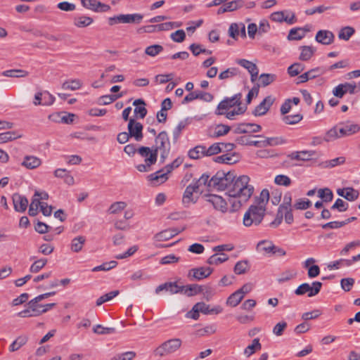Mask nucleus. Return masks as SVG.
Listing matches in <instances>:
<instances>
[{
  "label": "nucleus",
  "mask_w": 360,
  "mask_h": 360,
  "mask_svg": "<svg viewBox=\"0 0 360 360\" xmlns=\"http://www.w3.org/2000/svg\"><path fill=\"white\" fill-rule=\"evenodd\" d=\"M269 200V192L263 189L259 196L255 199L254 202L245 212L243 217V224L249 227L252 224L259 225L266 214V205Z\"/></svg>",
  "instance_id": "obj_1"
},
{
  "label": "nucleus",
  "mask_w": 360,
  "mask_h": 360,
  "mask_svg": "<svg viewBox=\"0 0 360 360\" xmlns=\"http://www.w3.org/2000/svg\"><path fill=\"white\" fill-rule=\"evenodd\" d=\"M242 94L238 93L231 97H225L217 106L214 114L224 115L230 120L235 119L236 115H243L247 108L242 106Z\"/></svg>",
  "instance_id": "obj_2"
},
{
  "label": "nucleus",
  "mask_w": 360,
  "mask_h": 360,
  "mask_svg": "<svg viewBox=\"0 0 360 360\" xmlns=\"http://www.w3.org/2000/svg\"><path fill=\"white\" fill-rule=\"evenodd\" d=\"M250 178L246 175L238 177L229 188V197L242 199L247 202L254 193V186L249 184Z\"/></svg>",
  "instance_id": "obj_3"
},
{
  "label": "nucleus",
  "mask_w": 360,
  "mask_h": 360,
  "mask_svg": "<svg viewBox=\"0 0 360 360\" xmlns=\"http://www.w3.org/2000/svg\"><path fill=\"white\" fill-rule=\"evenodd\" d=\"M155 151L156 154L160 153V161L165 162L168 157L170 149L171 143L167 133L165 131L160 132L155 139V145L152 148Z\"/></svg>",
  "instance_id": "obj_4"
},
{
  "label": "nucleus",
  "mask_w": 360,
  "mask_h": 360,
  "mask_svg": "<svg viewBox=\"0 0 360 360\" xmlns=\"http://www.w3.org/2000/svg\"><path fill=\"white\" fill-rule=\"evenodd\" d=\"M138 154L144 158V164H139L136 166L137 170L140 172H147L150 171L151 166L157 162V154L155 151L149 147L141 146L138 148Z\"/></svg>",
  "instance_id": "obj_5"
},
{
  "label": "nucleus",
  "mask_w": 360,
  "mask_h": 360,
  "mask_svg": "<svg viewBox=\"0 0 360 360\" xmlns=\"http://www.w3.org/2000/svg\"><path fill=\"white\" fill-rule=\"evenodd\" d=\"M236 179L233 172H229L225 173L224 172H218L211 178V181L214 182V188L221 191L226 190V193L229 195L231 185H232V183H234Z\"/></svg>",
  "instance_id": "obj_6"
},
{
  "label": "nucleus",
  "mask_w": 360,
  "mask_h": 360,
  "mask_svg": "<svg viewBox=\"0 0 360 360\" xmlns=\"http://www.w3.org/2000/svg\"><path fill=\"white\" fill-rule=\"evenodd\" d=\"M182 342L179 338L168 340L158 347L154 351L155 356L163 357L176 352L181 346Z\"/></svg>",
  "instance_id": "obj_7"
},
{
  "label": "nucleus",
  "mask_w": 360,
  "mask_h": 360,
  "mask_svg": "<svg viewBox=\"0 0 360 360\" xmlns=\"http://www.w3.org/2000/svg\"><path fill=\"white\" fill-rule=\"evenodd\" d=\"M322 287V283L319 281H314L309 285L307 283L301 284L295 290V294L297 295H304L307 294L308 297H314L319 293Z\"/></svg>",
  "instance_id": "obj_8"
},
{
  "label": "nucleus",
  "mask_w": 360,
  "mask_h": 360,
  "mask_svg": "<svg viewBox=\"0 0 360 360\" xmlns=\"http://www.w3.org/2000/svg\"><path fill=\"white\" fill-rule=\"evenodd\" d=\"M269 18L274 22L279 23L285 22L288 25H292L297 21L295 13L288 10L274 12Z\"/></svg>",
  "instance_id": "obj_9"
},
{
  "label": "nucleus",
  "mask_w": 360,
  "mask_h": 360,
  "mask_svg": "<svg viewBox=\"0 0 360 360\" xmlns=\"http://www.w3.org/2000/svg\"><path fill=\"white\" fill-rule=\"evenodd\" d=\"M143 19V15L139 13L120 14L109 18V24L112 25L116 23H139Z\"/></svg>",
  "instance_id": "obj_10"
},
{
  "label": "nucleus",
  "mask_w": 360,
  "mask_h": 360,
  "mask_svg": "<svg viewBox=\"0 0 360 360\" xmlns=\"http://www.w3.org/2000/svg\"><path fill=\"white\" fill-rule=\"evenodd\" d=\"M206 201L211 204L217 211L221 213H226L228 211V204L220 195L214 194L207 195H206Z\"/></svg>",
  "instance_id": "obj_11"
},
{
  "label": "nucleus",
  "mask_w": 360,
  "mask_h": 360,
  "mask_svg": "<svg viewBox=\"0 0 360 360\" xmlns=\"http://www.w3.org/2000/svg\"><path fill=\"white\" fill-rule=\"evenodd\" d=\"M143 124L134 119H129L128 122V134L131 138H134L136 141H141L143 136Z\"/></svg>",
  "instance_id": "obj_12"
},
{
  "label": "nucleus",
  "mask_w": 360,
  "mask_h": 360,
  "mask_svg": "<svg viewBox=\"0 0 360 360\" xmlns=\"http://www.w3.org/2000/svg\"><path fill=\"white\" fill-rule=\"evenodd\" d=\"M55 101V97L47 91H39L34 95L35 105H51Z\"/></svg>",
  "instance_id": "obj_13"
},
{
  "label": "nucleus",
  "mask_w": 360,
  "mask_h": 360,
  "mask_svg": "<svg viewBox=\"0 0 360 360\" xmlns=\"http://www.w3.org/2000/svg\"><path fill=\"white\" fill-rule=\"evenodd\" d=\"M212 273V269L210 267H198L191 269L188 274L191 280L200 281L207 278Z\"/></svg>",
  "instance_id": "obj_14"
},
{
  "label": "nucleus",
  "mask_w": 360,
  "mask_h": 360,
  "mask_svg": "<svg viewBox=\"0 0 360 360\" xmlns=\"http://www.w3.org/2000/svg\"><path fill=\"white\" fill-rule=\"evenodd\" d=\"M82 4L87 9L95 12H105L110 9V7L96 0H82Z\"/></svg>",
  "instance_id": "obj_15"
},
{
  "label": "nucleus",
  "mask_w": 360,
  "mask_h": 360,
  "mask_svg": "<svg viewBox=\"0 0 360 360\" xmlns=\"http://www.w3.org/2000/svg\"><path fill=\"white\" fill-rule=\"evenodd\" d=\"M274 98L271 96H266L258 105L256 106L252 114L255 116H262L265 115L274 103Z\"/></svg>",
  "instance_id": "obj_16"
},
{
  "label": "nucleus",
  "mask_w": 360,
  "mask_h": 360,
  "mask_svg": "<svg viewBox=\"0 0 360 360\" xmlns=\"http://www.w3.org/2000/svg\"><path fill=\"white\" fill-rule=\"evenodd\" d=\"M262 130L259 124L255 123H240L235 129L236 134H252L257 133Z\"/></svg>",
  "instance_id": "obj_17"
},
{
  "label": "nucleus",
  "mask_w": 360,
  "mask_h": 360,
  "mask_svg": "<svg viewBox=\"0 0 360 360\" xmlns=\"http://www.w3.org/2000/svg\"><path fill=\"white\" fill-rule=\"evenodd\" d=\"M356 87V86L354 83L352 84L346 82L345 84H340L338 85L335 88H334L333 93L336 97L342 98L343 96L347 92L351 94H354Z\"/></svg>",
  "instance_id": "obj_18"
},
{
  "label": "nucleus",
  "mask_w": 360,
  "mask_h": 360,
  "mask_svg": "<svg viewBox=\"0 0 360 360\" xmlns=\"http://www.w3.org/2000/svg\"><path fill=\"white\" fill-rule=\"evenodd\" d=\"M13 202L15 210L18 212H24L28 205L27 198L17 193L13 195Z\"/></svg>",
  "instance_id": "obj_19"
},
{
  "label": "nucleus",
  "mask_w": 360,
  "mask_h": 360,
  "mask_svg": "<svg viewBox=\"0 0 360 360\" xmlns=\"http://www.w3.org/2000/svg\"><path fill=\"white\" fill-rule=\"evenodd\" d=\"M334 37L333 33L330 31L319 30L316 34L315 39L320 44L329 45L333 43Z\"/></svg>",
  "instance_id": "obj_20"
},
{
  "label": "nucleus",
  "mask_w": 360,
  "mask_h": 360,
  "mask_svg": "<svg viewBox=\"0 0 360 360\" xmlns=\"http://www.w3.org/2000/svg\"><path fill=\"white\" fill-rule=\"evenodd\" d=\"M337 193L349 201H354L359 198V192L352 187L338 188Z\"/></svg>",
  "instance_id": "obj_21"
},
{
  "label": "nucleus",
  "mask_w": 360,
  "mask_h": 360,
  "mask_svg": "<svg viewBox=\"0 0 360 360\" xmlns=\"http://www.w3.org/2000/svg\"><path fill=\"white\" fill-rule=\"evenodd\" d=\"M237 63L248 70L251 75L252 82H254L257 79L259 71L255 63L245 59H240L237 61Z\"/></svg>",
  "instance_id": "obj_22"
},
{
  "label": "nucleus",
  "mask_w": 360,
  "mask_h": 360,
  "mask_svg": "<svg viewBox=\"0 0 360 360\" xmlns=\"http://www.w3.org/2000/svg\"><path fill=\"white\" fill-rule=\"evenodd\" d=\"M133 105L135 106L134 114L137 118L143 119L147 115V109L146 108V103L143 99H136L133 102Z\"/></svg>",
  "instance_id": "obj_23"
},
{
  "label": "nucleus",
  "mask_w": 360,
  "mask_h": 360,
  "mask_svg": "<svg viewBox=\"0 0 360 360\" xmlns=\"http://www.w3.org/2000/svg\"><path fill=\"white\" fill-rule=\"evenodd\" d=\"M315 154L314 151L311 150H302L293 152L288 155L291 160L307 161L309 160Z\"/></svg>",
  "instance_id": "obj_24"
},
{
  "label": "nucleus",
  "mask_w": 360,
  "mask_h": 360,
  "mask_svg": "<svg viewBox=\"0 0 360 360\" xmlns=\"http://www.w3.org/2000/svg\"><path fill=\"white\" fill-rule=\"evenodd\" d=\"M41 164L39 158L33 155H27L24 158L22 165L29 169L38 167Z\"/></svg>",
  "instance_id": "obj_25"
},
{
  "label": "nucleus",
  "mask_w": 360,
  "mask_h": 360,
  "mask_svg": "<svg viewBox=\"0 0 360 360\" xmlns=\"http://www.w3.org/2000/svg\"><path fill=\"white\" fill-rule=\"evenodd\" d=\"M168 172H166V169L165 167L162 169L150 174L148 176V178L150 181H156L158 183H164L168 179Z\"/></svg>",
  "instance_id": "obj_26"
},
{
  "label": "nucleus",
  "mask_w": 360,
  "mask_h": 360,
  "mask_svg": "<svg viewBox=\"0 0 360 360\" xmlns=\"http://www.w3.org/2000/svg\"><path fill=\"white\" fill-rule=\"evenodd\" d=\"M188 155L191 159L193 160L205 157V146L202 145L196 146L188 150Z\"/></svg>",
  "instance_id": "obj_27"
},
{
  "label": "nucleus",
  "mask_w": 360,
  "mask_h": 360,
  "mask_svg": "<svg viewBox=\"0 0 360 360\" xmlns=\"http://www.w3.org/2000/svg\"><path fill=\"white\" fill-rule=\"evenodd\" d=\"M198 307V309L199 313L201 312L204 314H219L222 311V309L220 307H216L212 309H210V305L206 304L204 302H198L195 304Z\"/></svg>",
  "instance_id": "obj_28"
},
{
  "label": "nucleus",
  "mask_w": 360,
  "mask_h": 360,
  "mask_svg": "<svg viewBox=\"0 0 360 360\" xmlns=\"http://www.w3.org/2000/svg\"><path fill=\"white\" fill-rule=\"evenodd\" d=\"M199 190L198 188V186H195V184L193 183L190 185H188L183 195V202L184 204H188L193 201V193L198 192Z\"/></svg>",
  "instance_id": "obj_29"
},
{
  "label": "nucleus",
  "mask_w": 360,
  "mask_h": 360,
  "mask_svg": "<svg viewBox=\"0 0 360 360\" xmlns=\"http://www.w3.org/2000/svg\"><path fill=\"white\" fill-rule=\"evenodd\" d=\"M176 229H167L155 235V239L157 241H165L178 234Z\"/></svg>",
  "instance_id": "obj_30"
},
{
  "label": "nucleus",
  "mask_w": 360,
  "mask_h": 360,
  "mask_svg": "<svg viewBox=\"0 0 360 360\" xmlns=\"http://www.w3.org/2000/svg\"><path fill=\"white\" fill-rule=\"evenodd\" d=\"M262 349V345L259 342V338H255L252 344L248 345L245 349H244V354L249 357L253 354H255L256 352L259 351Z\"/></svg>",
  "instance_id": "obj_31"
},
{
  "label": "nucleus",
  "mask_w": 360,
  "mask_h": 360,
  "mask_svg": "<svg viewBox=\"0 0 360 360\" xmlns=\"http://www.w3.org/2000/svg\"><path fill=\"white\" fill-rule=\"evenodd\" d=\"M301 53L300 60L303 61L309 60L314 54L316 49L311 46H304L300 47Z\"/></svg>",
  "instance_id": "obj_32"
},
{
  "label": "nucleus",
  "mask_w": 360,
  "mask_h": 360,
  "mask_svg": "<svg viewBox=\"0 0 360 360\" xmlns=\"http://www.w3.org/2000/svg\"><path fill=\"white\" fill-rule=\"evenodd\" d=\"M86 241V238L84 236H79L74 238L70 244V249L74 252H79L82 250L84 243Z\"/></svg>",
  "instance_id": "obj_33"
},
{
  "label": "nucleus",
  "mask_w": 360,
  "mask_h": 360,
  "mask_svg": "<svg viewBox=\"0 0 360 360\" xmlns=\"http://www.w3.org/2000/svg\"><path fill=\"white\" fill-rule=\"evenodd\" d=\"M274 244L269 240H262L258 243L257 248L259 252H263L265 255H271Z\"/></svg>",
  "instance_id": "obj_34"
},
{
  "label": "nucleus",
  "mask_w": 360,
  "mask_h": 360,
  "mask_svg": "<svg viewBox=\"0 0 360 360\" xmlns=\"http://www.w3.org/2000/svg\"><path fill=\"white\" fill-rule=\"evenodd\" d=\"M229 259L227 255L224 253L214 254L207 259V263L210 265H219Z\"/></svg>",
  "instance_id": "obj_35"
},
{
  "label": "nucleus",
  "mask_w": 360,
  "mask_h": 360,
  "mask_svg": "<svg viewBox=\"0 0 360 360\" xmlns=\"http://www.w3.org/2000/svg\"><path fill=\"white\" fill-rule=\"evenodd\" d=\"M27 342V337L25 335L18 337L9 347V351L11 352L18 350L20 347L25 345Z\"/></svg>",
  "instance_id": "obj_36"
},
{
  "label": "nucleus",
  "mask_w": 360,
  "mask_h": 360,
  "mask_svg": "<svg viewBox=\"0 0 360 360\" xmlns=\"http://www.w3.org/2000/svg\"><path fill=\"white\" fill-rule=\"evenodd\" d=\"M82 83L79 79H72L65 81L62 84V88L65 90L75 91L82 87Z\"/></svg>",
  "instance_id": "obj_37"
},
{
  "label": "nucleus",
  "mask_w": 360,
  "mask_h": 360,
  "mask_svg": "<svg viewBox=\"0 0 360 360\" xmlns=\"http://www.w3.org/2000/svg\"><path fill=\"white\" fill-rule=\"evenodd\" d=\"M203 291V288L197 284H192L184 286V293L188 297L193 296Z\"/></svg>",
  "instance_id": "obj_38"
},
{
  "label": "nucleus",
  "mask_w": 360,
  "mask_h": 360,
  "mask_svg": "<svg viewBox=\"0 0 360 360\" xmlns=\"http://www.w3.org/2000/svg\"><path fill=\"white\" fill-rule=\"evenodd\" d=\"M195 186H198V188L200 191V187L202 186H207L208 188H214V182L211 181V178L210 179V176L203 174L198 181L193 183Z\"/></svg>",
  "instance_id": "obj_39"
},
{
  "label": "nucleus",
  "mask_w": 360,
  "mask_h": 360,
  "mask_svg": "<svg viewBox=\"0 0 360 360\" xmlns=\"http://www.w3.org/2000/svg\"><path fill=\"white\" fill-rule=\"evenodd\" d=\"M303 119V115L300 113L294 115H286L282 118L283 122L285 124H296Z\"/></svg>",
  "instance_id": "obj_40"
},
{
  "label": "nucleus",
  "mask_w": 360,
  "mask_h": 360,
  "mask_svg": "<svg viewBox=\"0 0 360 360\" xmlns=\"http://www.w3.org/2000/svg\"><path fill=\"white\" fill-rule=\"evenodd\" d=\"M243 299V295H240V292L236 290L228 297L226 304L227 305L234 307H236Z\"/></svg>",
  "instance_id": "obj_41"
},
{
  "label": "nucleus",
  "mask_w": 360,
  "mask_h": 360,
  "mask_svg": "<svg viewBox=\"0 0 360 360\" xmlns=\"http://www.w3.org/2000/svg\"><path fill=\"white\" fill-rule=\"evenodd\" d=\"M354 32L355 30L353 27L350 26L344 27L340 30L338 37L340 39L348 41Z\"/></svg>",
  "instance_id": "obj_42"
},
{
  "label": "nucleus",
  "mask_w": 360,
  "mask_h": 360,
  "mask_svg": "<svg viewBox=\"0 0 360 360\" xmlns=\"http://www.w3.org/2000/svg\"><path fill=\"white\" fill-rule=\"evenodd\" d=\"M297 276V272L293 269H288L283 271L280 276L277 278L278 283H282L287 282Z\"/></svg>",
  "instance_id": "obj_43"
},
{
  "label": "nucleus",
  "mask_w": 360,
  "mask_h": 360,
  "mask_svg": "<svg viewBox=\"0 0 360 360\" xmlns=\"http://www.w3.org/2000/svg\"><path fill=\"white\" fill-rule=\"evenodd\" d=\"M1 75L8 77H24L28 75V72L24 70H8L2 72Z\"/></svg>",
  "instance_id": "obj_44"
},
{
  "label": "nucleus",
  "mask_w": 360,
  "mask_h": 360,
  "mask_svg": "<svg viewBox=\"0 0 360 360\" xmlns=\"http://www.w3.org/2000/svg\"><path fill=\"white\" fill-rule=\"evenodd\" d=\"M93 22V19L87 16H79L75 18L74 25L77 27H85Z\"/></svg>",
  "instance_id": "obj_45"
},
{
  "label": "nucleus",
  "mask_w": 360,
  "mask_h": 360,
  "mask_svg": "<svg viewBox=\"0 0 360 360\" xmlns=\"http://www.w3.org/2000/svg\"><path fill=\"white\" fill-rule=\"evenodd\" d=\"M136 352L133 351L125 352L117 354L110 359V360H133L136 357Z\"/></svg>",
  "instance_id": "obj_46"
},
{
  "label": "nucleus",
  "mask_w": 360,
  "mask_h": 360,
  "mask_svg": "<svg viewBox=\"0 0 360 360\" xmlns=\"http://www.w3.org/2000/svg\"><path fill=\"white\" fill-rule=\"evenodd\" d=\"M304 37V32L302 28H292L290 30L288 39L289 40H300Z\"/></svg>",
  "instance_id": "obj_47"
},
{
  "label": "nucleus",
  "mask_w": 360,
  "mask_h": 360,
  "mask_svg": "<svg viewBox=\"0 0 360 360\" xmlns=\"http://www.w3.org/2000/svg\"><path fill=\"white\" fill-rule=\"evenodd\" d=\"M311 202L308 198H299L293 205L296 210H304L311 206Z\"/></svg>",
  "instance_id": "obj_48"
},
{
  "label": "nucleus",
  "mask_w": 360,
  "mask_h": 360,
  "mask_svg": "<svg viewBox=\"0 0 360 360\" xmlns=\"http://www.w3.org/2000/svg\"><path fill=\"white\" fill-rule=\"evenodd\" d=\"M238 73V70L236 68H229L219 75V79L221 80L230 79L237 75Z\"/></svg>",
  "instance_id": "obj_49"
},
{
  "label": "nucleus",
  "mask_w": 360,
  "mask_h": 360,
  "mask_svg": "<svg viewBox=\"0 0 360 360\" xmlns=\"http://www.w3.org/2000/svg\"><path fill=\"white\" fill-rule=\"evenodd\" d=\"M117 265V262L115 260H112L108 262H104L102 264L95 266L92 269V271H109Z\"/></svg>",
  "instance_id": "obj_50"
},
{
  "label": "nucleus",
  "mask_w": 360,
  "mask_h": 360,
  "mask_svg": "<svg viewBox=\"0 0 360 360\" xmlns=\"http://www.w3.org/2000/svg\"><path fill=\"white\" fill-rule=\"evenodd\" d=\"M163 51V47L159 44H154L146 47L145 53L148 56L155 57Z\"/></svg>",
  "instance_id": "obj_51"
},
{
  "label": "nucleus",
  "mask_w": 360,
  "mask_h": 360,
  "mask_svg": "<svg viewBox=\"0 0 360 360\" xmlns=\"http://www.w3.org/2000/svg\"><path fill=\"white\" fill-rule=\"evenodd\" d=\"M127 207V203L123 201H118L112 203L108 210L110 214H117L121 212Z\"/></svg>",
  "instance_id": "obj_52"
},
{
  "label": "nucleus",
  "mask_w": 360,
  "mask_h": 360,
  "mask_svg": "<svg viewBox=\"0 0 360 360\" xmlns=\"http://www.w3.org/2000/svg\"><path fill=\"white\" fill-rule=\"evenodd\" d=\"M47 259L41 258L38 260L34 261V262L31 265L30 268V271L32 273H37L41 269H42L47 263Z\"/></svg>",
  "instance_id": "obj_53"
},
{
  "label": "nucleus",
  "mask_w": 360,
  "mask_h": 360,
  "mask_svg": "<svg viewBox=\"0 0 360 360\" xmlns=\"http://www.w3.org/2000/svg\"><path fill=\"white\" fill-rule=\"evenodd\" d=\"M230 129L231 128L228 125L222 124H218L214 129L213 136L219 137L226 135L229 132Z\"/></svg>",
  "instance_id": "obj_54"
},
{
  "label": "nucleus",
  "mask_w": 360,
  "mask_h": 360,
  "mask_svg": "<svg viewBox=\"0 0 360 360\" xmlns=\"http://www.w3.org/2000/svg\"><path fill=\"white\" fill-rule=\"evenodd\" d=\"M304 69V67L302 64L299 63H295L288 68V73L291 77H295L298 75L301 72H302Z\"/></svg>",
  "instance_id": "obj_55"
},
{
  "label": "nucleus",
  "mask_w": 360,
  "mask_h": 360,
  "mask_svg": "<svg viewBox=\"0 0 360 360\" xmlns=\"http://www.w3.org/2000/svg\"><path fill=\"white\" fill-rule=\"evenodd\" d=\"M249 269L248 261L242 260L238 262L234 266V272L238 274H245Z\"/></svg>",
  "instance_id": "obj_56"
},
{
  "label": "nucleus",
  "mask_w": 360,
  "mask_h": 360,
  "mask_svg": "<svg viewBox=\"0 0 360 360\" xmlns=\"http://www.w3.org/2000/svg\"><path fill=\"white\" fill-rule=\"evenodd\" d=\"M339 139L338 127L336 125L326 131L324 136V141L330 142Z\"/></svg>",
  "instance_id": "obj_57"
},
{
  "label": "nucleus",
  "mask_w": 360,
  "mask_h": 360,
  "mask_svg": "<svg viewBox=\"0 0 360 360\" xmlns=\"http://www.w3.org/2000/svg\"><path fill=\"white\" fill-rule=\"evenodd\" d=\"M319 197L324 202H330L333 200V194L330 189L328 188H321L318 191Z\"/></svg>",
  "instance_id": "obj_58"
},
{
  "label": "nucleus",
  "mask_w": 360,
  "mask_h": 360,
  "mask_svg": "<svg viewBox=\"0 0 360 360\" xmlns=\"http://www.w3.org/2000/svg\"><path fill=\"white\" fill-rule=\"evenodd\" d=\"M180 26V24L176 22H164L158 25H155V29H157V30L159 31H166V30H170L173 29L174 27H178Z\"/></svg>",
  "instance_id": "obj_59"
},
{
  "label": "nucleus",
  "mask_w": 360,
  "mask_h": 360,
  "mask_svg": "<svg viewBox=\"0 0 360 360\" xmlns=\"http://www.w3.org/2000/svg\"><path fill=\"white\" fill-rule=\"evenodd\" d=\"M347 136L353 135L360 131V125L358 124L347 122L343 124Z\"/></svg>",
  "instance_id": "obj_60"
},
{
  "label": "nucleus",
  "mask_w": 360,
  "mask_h": 360,
  "mask_svg": "<svg viewBox=\"0 0 360 360\" xmlns=\"http://www.w3.org/2000/svg\"><path fill=\"white\" fill-rule=\"evenodd\" d=\"M223 148L221 147V143H215L211 145L209 148L205 147V156H212L222 152Z\"/></svg>",
  "instance_id": "obj_61"
},
{
  "label": "nucleus",
  "mask_w": 360,
  "mask_h": 360,
  "mask_svg": "<svg viewBox=\"0 0 360 360\" xmlns=\"http://www.w3.org/2000/svg\"><path fill=\"white\" fill-rule=\"evenodd\" d=\"M278 210L281 212V214H282L283 217H284L285 221L288 224H291L293 222L294 218H293L292 207L288 208V209L287 208H283V209L278 208Z\"/></svg>",
  "instance_id": "obj_62"
},
{
  "label": "nucleus",
  "mask_w": 360,
  "mask_h": 360,
  "mask_svg": "<svg viewBox=\"0 0 360 360\" xmlns=\"http://www.w3.org/2000/svg\"><path fill=\"white\" fill-rule=\"evenodd\" d=\"M28 306L30 307V311H32L34 316H38L41 315L42 304H39L38 302L32 299L28 302Z\"/></svg>",
  "instance_id": "obj_63"
},
{
  "label": "nucleus",
  "mask_w": 360,
  "mask_h": 360,
  "mask_svg": "<svg viewBox=\"0 0 360 360\" xmlns=\"http://www.w3.org/2000/svg\"><path fill=\"white\" fill-rule=\"evenodd\" d=\"M276 76L274 74H262L259 76V81L263 86H266L275 81Z\"/></svg>",
  "instance_id": "obj_64"
}]
</instances>
